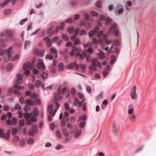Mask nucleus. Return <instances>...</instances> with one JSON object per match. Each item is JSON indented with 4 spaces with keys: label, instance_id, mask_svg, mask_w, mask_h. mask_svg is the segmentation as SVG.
<instances>
[{
    "label": "nucleus",
    "instance_id": "nucleus-44",
    "mask_svg": "<svg viewBox=\"0 0 156 156\" xmlns=\"http://www.w3.org/2000/svg\"><path fill=\"white\" fill-rule=\"evenodd\" d=\"M10 133H11V131L10 130H8L7 131V134H6V135H5V138L7 140L8 139H9V136H10Z\"/></svg>",
    "mask_w": 156,
    "mask_h": 156
},
{
    "label": "nucleus",
    "instance_id": "nucleus-22",
    "mask_svg": "<svg viewBox=\"0 0 156 156\" xmlns=\"http://www.w3.org/2000/svg\"><path fill=\"white\" fill-rule=\"evenodd\" d=\"M81 130L80 129L78 130L74 135V137L75 138H78L81 134Z\"/></svg>",
    "mask_w": 156,
    "mask_h": 156
},
{
    "label": "nucleus",
    "instance_id": "nucleus-36",
    "mask_svg": "<svg viewBox=\"0 0 156 156\" xmlns=\"http://www.w3.org/2000/svg\"><path fill=\"white\" fill-rule=\"evenodd\" d=\"M30 42L29 41H26L25 42L24 48L26 49L27 47L30 46Z\"/></svg>",
    "mask_w": 156,
    "mask_h": 156
},
{
    "label": "nucleus",
    "instance_id": "nucleus-54",
    "mask_svg": "<svg viewBox=\"0 0 156 156\" xmlns=\"http://www.w3.org/2000/svg\"><path fill=\"white\" fill-rule=\"evenodd\" d=\"M116 59V57L114 55L111 56V60L110 62L111 64H113L114 63Z\"/></svg>",
    "mask_w": 156,
    "mask_h": 156
},
{
    "label": "nucleus",
    "instance_id": "nucleus-2",
    "mask_svg": "<svg viewBox=\"0 0 156 156\" xmlns=\"http://www.w3.org/2000/svg\"><path fill=\"white\" fill-rule=\"evenodd\" d=\"M61 87H59L58 89L57 94L55 95L54 99V102L55 104V106L57 108L55 109L54 111V113L52 115L53 116H54L60 105V104L58 102V100H60L62 98V97L60 95L61 93Z\"/></svg>",
    "mask_w": 156,
    "mask_h": 156
},
{
    "label": "nucleus",
    "instance_id": "nucleus-16",
    "mask_svg": "<svg viewBox=\"0 0 156 156\" xmlns=\"http://www.w3.org/2000/svg\"><path fill=\"white\" fill-rule=\"evenodd\" d=\"M74 66H75L76 69H78L79 67V65L77 64L75 62H74L69 65L68 66V68L69 69H72Z\"/></svg>",
    "mask_w": 156,
    "mask_h": 156
},
{
    "label": "nucleus",
    "instance_id": "nucleus-19",
    "mask_svg": "<svg viewBox=\"0 0 156 156\" xmlns=\"http://www.w3.org/2000/svg\"><path fill=\"white\" fill-rule=\"evenodd\" d=\"M44 40L46 42L48 47H50L51 46V43L50 38L46 37L44 38Z\"/></svg>",
    "mask_w": 156,
    "mask_h": 156
},
{
    "label": "nucleus",
    "instance_id": "nucleus-18",
    "mask_svg": "<svg viewBox=\"0 0 156 156\" xmlns=\"http://www.w3.org/2000/svg\"><path fill=\"white\" fill-rule=\"evenodd\" d=\"M50 50L52 53L54 54L55 57L56 58H57L58 56V55L56 49L54 47H52L50 48Z\"/></svg>",
    "mask_w": 156,
    "mask_h": 156
},
{
    "label": "nucleus",
    "instance_id": "nucleus-43",
    "mask_svg": "<svg viewBox=\"0 0 156 156\" xmlns=\"http://www.w3.org/2000/svg\"><path fill=\"white\" fill-rule=\"evenodd\" d=\"M25 98L24 97H21L20 99V101L22 104L25 103L26 101L24 100Z\"/></svg>",
    "mask_w": 156,
    "mask_h": 156
},
{
    "label": "nucleus",
    "instance_id": "nucleus-23",
    "mask_svg": "<svg viewBox=\"0 0 156 156\" xmlns=\"http://www.w3.org/2000/svg\"><path fill=\"white\" fill-rule=\"evenodd\" d=\"M27 141L28 144H32L34 143V140L32 138L29 137L27 139Z\"/></svg>",
    "mask_w": 156,
    "mask_h": 156
},
{
    "label": "nucleus",
    "instance_id": "nucleus-27",
    "mask_svg": "<svg viewBox=\"0 0 156 156\" xmlns=\"http://www.w3.org/2000/svg\"><path fill=\"white\" fill-rule=\"evenodd\" d=\"M12 92L15 94H18L19 95L21 94L18 90H13V89L12 88L10 89L9 90V92Z\"/></svg>",
    "mask_w": 156,
    "mask_h": 156
},
{
    "label": "nucleus",
    "instance_id": "nucleus-46",
    "mask_svg": "<svg viewBox=\"0 0 156 156\" xmlns=\"http://www.w3.org/2000/svg\"><path fill=\"white\" fill-rule=\"evenodd\" d=\"M19 124L20 127L23 126L24 125V120L23 119H21L19 122Z\"/></svg>",
    "mask_w": 156,
    "mask_h": 156
},
{
    "label": "nucleus",
    "instance_id": "nucleus-37",
    "mask_svg": "<svg viewBox=\"0 0 156 156\" xmlns=\"http://www.w3.org/2000/svg\"><path fill=\"white\" fill-rule=\"evenodd\" d=\"M33 114L35 116L37 117L39 115L38 112L37 110V108H35L34 109Z\"/></svg>",
    "mask_w": 156,
    "mask_h": 156
},
{
    "label": "nucleus",
    "instance_id": "nucleus-59",
    "mask_svg": "<svg viewBox=\"0 0 156 156\" xmlns=\"http://www.w3.org/2000/svg\"><path fill=\"white\" fill-rule=\"evenodd\" d=\"M25 144V140L24 139L21 140L20 142V145L22 147L24 146Z\"/></svg>",
    "mask_w": 156,
    "mask_h": 156
},
{
    "label": "nucleus",
    "instance_id": "nucleus-57",
    "mask_svg": "<svg viewBox=\"0 0 156 156\" xmlns=\"http://www.w3.org/2000/svg\"><path fill=\"white\" fill-rule=\"evenodd\" d=\"M12 122L14 125H16L17 122V118L15 117H14L12 118Z\"/></svg>",
    "mask_w": 156,
    "mask_h": 156
},
{
    "label": "nucleus",
    "instance_id": "nucleus-24",
    "mask_svg": "<svg viewBox=\"0 0 156 156\" xmlns=\"http://www.w3.org/2000/svg\"><path fill=\"white\" fill-rule=\"evenodd\" d=\"M53 108V105L52 104L49 105L48 107V110L49 114H52V110Z\"/></svg>",
    "mask_w": 156,
    "mask_h": 156
},
{
    "label": "nucleus",
    "instance_id": "nucleus-10",
    "mask_svg": "<svg viewBox=\"0 0 156 156\" xmlns=\"http://www.w3.org/2000/svg\"><path fill=\"white\" fill-rule=\"evenodd\" d=\"M70 3L72 6L73 7L80 5V4L83 5H84L85 4V3L84 2H79L78 1H71Z\"/></svg>",
    "mask_w": 156,
    "mask_h": 156
},
{
    "label": "nucleus",
    "instance_id": "nucleus-45",
    "mask_svg": "<svg viewBox=\"0 0 156 156\" xmlns=\"http://www.w3.org/2000/svg\"><path fill=\"white\" fill-rule=\"evenodd\" d=\"M12 12L11 9H6L4 11V13L6 15H8L9 14Z\"/></svg>",
    "mask_w": 156,
    "mask_h": 156
},
{
    "label": "nucleus",
    "instance_id": "nucleus-49",
    "mask_svg": "<svg viewBox=\"0 0 156 156\" xmlns=\"http://www.w3.org/2000/svg\"><path fill=\"white\" fill-rule=\"evenodd\" d=\"M87 61L88 62H90L91 59V55L90 54H88L86 55Z\"/></svg>",
    "mask_w": 156,
    "mask_h": 156
},
{
    "label": "nucleus",
    "instance_id": "nucleus-7",
    "mask_svg": "<svg viewBox=\"0 0 156 156\" xmlns=\"http://www.w3.org/2000/svg\"><path fill=\"white\" fill-rule=\"evenodd\" d=\"M80 50L79 48H77L76 46H73V49L70 53V55L71 56L74 55L76 52V55L78 56L80 55Z\"/></svg>",
    "mask_w": 156,
    "mask_h": 156
},
{
    "label": "nucleus",
    "instance_id": "nucleus-63",
    "mask_svg": "<svg viewBox=\"0 0 156 156\" xmlns=\"http://www.w3.org/2000/svg\"><path fill=\"white\" fill-rule=\"evenodd\" d=\"M58 67L59 70H62L64 68L63 64L62 63H59V64Z\"/></svg>",
    "mask_w": 156,
    "mask_h": 156
},
{
    "label": "nucleus",
    "instance_id": "nucleus-4",
    "mask_svg": "<svg viewBox=\"0 0 156 156\" xmlns=\"http://www.w3.org/2000/svg\"><path fill=\"white\" fill-rule=\"evenodd\" d=\"M34 67V64L29 62L25 63L23 65V69L25 70V73L26 75H28L30 73L29 70L32 69Z\"/></svg>",
    "mask_w": 156,
    "mask_h": 156
},
{
    "label": "nucleus",
    "instance_id": "nucleus-34",
    "mask_svg": "<svg viewBox=\"0 0 156 156\" xmlns=\"http://www.w3.org/2000/svg\"><path fill=\"white\" fill-rule=\"evenodd\" d=\"M79 66L82 71H84L86 67V65L84 64H80L79 65Z\"/></svg>",
    "mask_w": 156,
    "mask_h": 156
},
{
    "label": "nucleus",
    "instance_id": "nucleus-64",
    "mask_svg": "<svg viewBox=\"0 0 156 156\" xmlns=\"http://www.w3.org/2000/svg\"><path fill=\"white\" fill-rule=\"evenodd\" d=\"M87 91L89 93H90L91 91V87L89 85H87Z\"/></svg>",
    "mask_w": 156,
    "mask_h": 156
},
{
    "label": "nucleus",
    "instance_id": "nucleus-53",
    "mask_svg": "<svg viewBox=\"0 0 156 156\" xmlns=\"http://www.w3.org/2000/svg\"><path fill=\"white\" fill-rule=\"evenodd\" d=\"M84 16L85 18V20L87 21L89 20L90 17V16L87 13H84Z\"/></svg>",
    "mask_w": 156,
    "mask_h": 156
},
{
    "label": "nucleus",
    "instance_id": "nucleus-60",
    "mask_svg": "<svg viewBox=\"0 0 156 156\" xmlns=\"http://www.w3.org/2000/svg\"><path fill=\"white\" fill-rule=\"evenodd\" d=\"M78 96L81 99H83L84 98V96L83 94L81 92H79L78 94Z\"/></svg>",
    "mask_w": 156,
    "mask_h": 156
},
{
    "label": "nucleus",
    "instance_id": "nucleus-41",
    "mask_svg": "<svg viewBox=\"0 0 156 156\" xmlns=\"http://www.w3.org/2000/svg\"><path fill=\"white\" fill-rule=\"evenodd\" d=\"M15 108L16 110H20L21 109V106L19 104H16Z\"/></svg>",
    "mask_w": 156,
    "mask_h": 156
},
{
    "label": "nucleus",
    "instance_id": "nucleus-52",
    "mask_svg": "<svg viewBox=\"0 0 156 156\" xmlns=\"http://www.w3.org/2000/svg\"><path fill=\"white\" fill-rule=\"evenodd\" d=\"M24 110L26 112H29L30 110V108L28 105H27L24 107Z\"/></svg>",
    "mask_w": 156,
    "mask_h": 156
},
{
    "label": "nucleus",
    "instance_id": "nucleus-50",
    "mask_svg": "<svg viewBox=\"0 0 156 156\" xmlns=\"http://www.w3.org/2000/svg\"><path fill=\"white\" fill-rule=\"evenodd\" d=\"M85 27L87 29H89L91 27V25L90 23H86L85 26Z\"/></svg>",
    "mask_w": 156,
    "mask_h": 156
},
{
    "label": "nucleus",
    "instance_id": "nucleus-30",
    "mask_svg": "<svg viewBox=\"0 0 156 156\" xmlns=\"http://www.w3.org/2000/svg\"><path fill=\"white\" fill-rule=\"evenodd\" d=\"M34 104L36 105H39L41 104V102L40 99L38 98L36 99L35 100L33 101Z\"/></svg>",
    "mask_w": 156,
    "mask_h": 156
},
{
    "label": "nucleus",
    "instance_id": "nucleus-12",
    "mask_svg": "<svg viewBox=\"0 0 156 156\" xmlns=\"http://www.w3.org/2000/svg\"><path fill=\"white\" fill-rule=\"evenodd\" d=\"M34 52L36 55L42 56L44 55V50H39L37 48H35Z\"/></svg>",
    "mask_w": 156,
    "mask_h": 156
},
{
    "label": "nucleus",
    "instance_id": "nucleus-61",
    "mask_svg": "<svg viewBox=\"0 0 156 156\" xmlns=\"http://www.w3.org/2000/svg\"><path fill=\"white\" fill-rule=\"evenodd\" d=\"M92 42L93 43L95 44H97L98 43V41L95 37H93L92 39Z\"/></svg>",
    "mask_w": 156,
    "mask_h": 156
},
{
    "label": "nucleus",
    "instance_id": "nucleus-51",
    "mask_svg": "<svg viewBox=\"0 0 156 156\" xmlns=\"http://www.w3.org/2000/svg\"><path fill=\"white\" fill-rule=\"evenodd\" d=\"M46 58L49 60H52L53 58V56L51 54H48L46 55Z\"/></svg>",
    "mask_w": 156,
    "mask_h": 156
},
{
    "label": "nucleus",
    "instance_id": "nucleus-17",
    "mask_svg": "<svg viewBox=\"0 0 156 156\" xmlns=\"http://www.w3.org/2000/svg\"><path fill=\"white\" fill-rule=\"evenodd\" d=\"M12 2V4L13 5H14L15 3V1H5L3 4L0 3V6H2V7H3L8 4L9 2Z\"/></svg>",
    "mask_w": 156,
    "mask_h": 156
},
{
    "label": "nucleus",
    "instance_id": "nucleus-62",
    "mask_svg": "<svg viewBox=\"0 0 156 156\" xmlns=\"http://www.w3.org/2000/svg\"><path fill=\"white\" fill-rule=\"evenodd\" d=\"M64 106L65 109L67 111H69V105L68 103H65L64 104Z\"/></svg>",
    "mask_w": 156,
    "mask_h": 156
},
{
    "label": "nucleus",
    "instance_id": "nucleus-39",
    "mask_svg": "<svg viewBox=\"0 0 156 156\" xmlns=\"http://www.w3.org/2000/svg\"><path fill=\"white\" fill-rule=\"evenodd\" d=\"M62 38L66 41H67L69 39L68 37L65 34H63L62 35Z\"/></svg>",
    "mask_w": 156,
    "mask_h": 156
},
{
    "label": "nucleus",
    "instance_id": "nucleus-40",
    "mask_svg": "<svg viewBox=\"0 0 156 156\" xmlns=\"http://www.w3.org/2000/svg\"><path fill=\"white\" fill-rule=\"evenodd\" d=\"M41 81L39 80H37L35 82V86L37 87H40L41 85Z\"/></svg>",
    "mask_w": 156,
    "mask_h": 156
},
{
    "label": "nucleus",
    "instance_id": "nucleus-56",
    "mask_svg": "<svg viewBox=\"0 0 156 156\" xmlns=\"http://www.w3.org/2000/svg\"><path fill=\"white\" fill-rule=\"evenodd\" d=\"M66 125V122L64 119H63L61 122L60 126L62 127H64Z\"/></svg>",
    "mask_w": 156,
    "mask_h": 156
},
{
    "label": "nucleus",
    "instance_id": "nucleus-55",
    "mask_svg": "<svg viewBox=\"0 0 156 156\" xmlns=\"http://www.w3.org/2000/svg\"><path fill=\"white\" fill-rule=\"evenodd\" d=\"M17 130L16 128H14L12 131V134L13 135H15L17 133Z\"/></svg>",
    "mask_w": 156,
    "mask_h": 156
},
{
    "label": "nucleus",
    "instance_id": "nucleus-31",
    "mask_svg": "<svg viewBox=\"0 0 156 156\" xmlns=\"http://www.w3.org/2000/svg\"><path fill=\"white\" fill-rule=\"evenodd\" d=\"M32 113H28L26 112L24 115V117L27 119H29V118L32 115Z\"/></svg>",
    "mask_w": 156,
    "mask_h": 156
},
{
    "label": "nucleus",
    "instance_id": "nucleus-1",
    "mask_svg": "<svg viewBox=\"0 0 156 156\" xmlns=\"http://www.w3.org/2000/svg\"><path fill=\"white\" fill-rule=\"evenodd\" d=\"M6 34L7 37L5 38V41H10L12 40L13 34V32L10 30H7L5 31L2 32L0 34V42L1 45L2 47H4L5 45V41L2 38V37H4Z\"/></svg>",
    "mask_w": 156,
    "mask_h": 156
},
{
    "label": "nucleus",
    "instance_id": "nucleus-15",
    "mask_svg": "<svg viewBox=\"0 0 156 156\" xmlns=\"http://www.w3.org/2000/svg\"><path fill=\"white\" fill-rule=\"evenodd\" d=\"M17 80L16 81V83L18 84H21L23 82V79L21 76L20 74H18L17 75Z\"/></svg>",
    "mask_w": 156,
    "mask_h": 156
},
{
    "label": "nucleus",
    "instance_id": "nucleus-25",
    "mask_svg": "<svg viewBox=\"0 0 156 156\" xmlns=\"http://www.w3.org/2000/svg\"><path fill=\"white\" fill-rule=\"evenodd\" d=\"M25 103L28 104V105H34L33 100L28 99L26 100Z\"/></svg>",
    "mask_w": 156,
    "mask_h": 156
},
{
    "label": "nucleus",
    "instance_id": "nucleus-33",
    "mask_svg": "<svg viewBox=\"0 0 156 156\" xmlns=\"http://www.w3.org/2000/svg\"><path fill=\"white\" fill-rule=\"evenodd\" d=\"M0 136L4 138L5 136V134L4 133V130L0 128Z\"/></svg>",
    "mask_w": 156,
    "mask_h": 156
},
{
    "label": "nucleus",
    "instance_id": "nucleus-48",
    "mask_svg": "<svg viewBox=\"0 0 156 156\" xmlns=\"http://www.w3.org/2000/svg\"><path fill=\"white\" fill-rule=\"evenodd\" d=\"M114 43L115 45L116 46H119L120 44L119 41L116 39H115L114 40Z\"/></svg>",
    "mask_w": 156,
    "mask_h": 156
},
{
    "label": "nucleus",
    "instance_id": "nucleus-6",
    "mask_svg": "<svg viewBox=\"0 0 156 156\" xmlns=\"http://www.w3.org/2000/svg\"><path fill=\"white\" fill-rule=\"evenodd\" d=\"M117 25L115 23H114L112 25L110 28V30L108 32V34H110L112 30H113V33L115 36L118 35V31L116 28Z\"/></svg>",
    "mask_w": 156,
    "mask_h": 156
},
{
    "label": "nucleus",
    "instance_id": "nucleus-28",
    "mask_svg": "<svg viewBox=\"0 0 156 156\" xmlns=\"http://www.w3.org/2000/svg\"><path fill=\"white\" fill-rule=\"evenodd\" d=\"M81 51L80 52V53ZM87 51H84L83 52L82 54L81 55L80 53V55L79 56H80V58L81 59H83L84 57H85L87 55Z\"/></svg>",
    "mask_w": 156,
    "mask_h": 156
},
{
    "label": "nucleus",
    "instance_id": "nucleus-47",
    "mask_svg": "<svg viewBox=\"0 0 156 156\" xmlns=\"http://www.w3.org/2000/svg\"><path fill=\"white\" fill-rule=\"evenodd\" d=\"M30 96L31 98L34 99L37 97L38 95L37 94L34 93L31 94Z\"/></svg>",
    "mask_w": 156,
    "mask_h": 156
},
{
    "label": "nucleus",
    "instance_id": "nucleus-5",
    "mask_svg": "<svg viewBox=\"0 0 156 156\" xmlns=\"http://www.w3.org/2000/svg\"><path fill=\"white\" fill-rule=\"evenodd\" d=\"M128 113L129 114L128 117L130 121L132 122H134L136 119V116L134 113L133 108H129V107Z\"/></svg>",
    "mask_w": 156,
    "mask_h": 156
},
{
    "label": "nucleus",
    "instance_id": "nucleus-8",
    "mask_svg": "<svg viewBox=\"0 0 156 156\" xmlns=\"http://www.w3.org/2000/svg\"><path fill=\"white\" fill-rule=\"evenodd\" d=\"M136 86L135 85L131 88V92L130 95L133 99H136L137 98V96L136 92Z\"/></svg>",
    "mask_w": 156,
    "mask_h": 156
},
{
    "label": "nucleus",
    "instance_id": "nucleus-26",
    "mask_svg": "<svg viewBox=\"0 0 156 156\" xmlns=\"http://www.w3.org/2000/svg\"><path fill=\"white\" fill-rule=\"evenodd\" d=\"M14 88L16 89H17L19 90H23L24 89V87L23 86H21L18 85L16 84H15L14 85Z\"/></svg>",
    "mask_w": 156,
    "mask_h": 156
},
{
    "label": "nucleus",
    "instance_id": "nucleus-42",
    "mask_svg": "<svg viewBox=\"0 0 156 156\" xmlns=\"http://www.w3.org/2000/svg\"><path fill=\"white\" fill-rule=\"evenodd\" d=\"M112 132L114 135L117 136L118 135V130L117 128L112 129Z\"/></svg>",
    "mask_w": 156,
    "mask_h": 156
},
{
    "label": "nucleus",
    "instance_id": "nucleus-35",
    "mask_svg": "<svg viewBox=\"0 0 156 156\" xmlns=\"http://www.w3.org/2000/svg\"><path fill=\"white\" fill-rule=\"evenodd\" d=\"M13 68V65L12 63H10L8 64L7 66V70L8 71H10Z\"/></svg>",
    "mask_w": 156,
    "mask_h": 156
},
{
    "label": "nucleus",
    "instance_id": "nucleus-11",
    "mask_svg": "<svg viewBox=\"0 0 156 156\" xmlns=\"http://www.w3.org/2000/svg\"><path fill=\"white\" fill-rule=\"evenodd\" d=\"M37 67L39 69H45V67L44 63L43 61L41 59H39L38 61V63L37 65Z\"/></svg>",
    "mask_w": 156,
    "mask_h": 156
},
{
    "label": "nucleus",
    "instance_id": "nucleus-58",
    "mask_svg": "<svg viewBox=\"0 0 156 156\" xmlns=\"http://www.w3.org/2000/svg\"><path fill=\"white\" fill-rule=\"evenodd\" d=\"M87 34L86 31L85 30H81L80 33L79 34L80 36H81L83 35H85Z\"/></svg>",
    "mask_w": 156,
    "mask_h": 156
},
{
    "label": "nucleus",
    "instance_id": "nucleus-38",
    "mask_svg": "<svg viewBox=\"0 0 156 156\" xmlns=\"http://www.w3.org/2000/svg\"><path fill=\"white\" fill-rule=\"evenodd\" d=\"M86 124L85 121L81 122L79 124V126L80 128H82L84 127Z\"/></svg>",
    "mask_w": 156,
    "mask_h": 156
},
{
    "label": "nucleus",
    "instance_id": "nucleus-13",
    "mask_svg": "<svg viewBox=\"0 0 156 156\" xmlns=\"http://www.w3.org/2000/svg\"><path fill=\"white\" fill-rule=\"evenodd\" d=\"M82 105V103H80V102L79 101L78 98H75L74 102L73 104V105L74 106H78L79 107H80Z\"/></svg>",
    "mask_w": 156,
    "mask_h": 156
},
{
    "label": "nucleus",
    "instance_id": "nucleus-29",
    "mask_svg": "<svg viewBox=\"0 0 156 156\" xmlns=\"http://www.w3.org/2000/svg\"><path fill=\"white\" fill-rule=\"evenodd\" d=\"M112 129L117 128V123L115 121H114L112 122Z\"/></svg>",
    "mask_w": 156,
    "mask_h": 156
},
{
    "label": "nucleus",
    "instance_id": "nucleus-3",
    "mask_svg": "<svg viewBox=\"0 0 156 156\" xmlns=\"http://www.w3.org/2000/svg\"><path fill=\"white\" fill-rule=\"evenodd\" d=\"M91 63L92 66H89V68L90 70L91 71H95L96 70V65L97 66L101 68V63L100 62H98L96 59L92 58L91 59Z\"/></svg>",
    "mask_w": 156,
    "mask_h": 156
},
{
    "label": "nucleus",
    "instance_id": "nucleus-21",
    "mask_svg": "<svg viewBox=\"0 0 156 156\" xmlns=\"http://www.w3.org/2000/svg\"><path fill=\"white\" fill-rule=\"evenodd\" d=\"M100 53L99 54V56L100 58L101 59H104L105 58V55L102 51L99 49Z\"/></svg>",
    "mask_w": 156,
    "mask_h": 156
},
{
    "label": "nucleus",
    "instance_id": "nucleus-14",
    "mask_svg": "<svg viewBox=\"0 0 156 156\" xmlns=\"http://www.w3.org/2000/svg\"><path fill=\"white\" fill-rule=\"evenodd\" d=\"M72 40L74 41V44L76 45L79 44L80 42V40L79 39L76 38L75 35H73L71 37Z\"/></svg>",
    "mask_w": 156,
    "mask_h": 156
},
{
    "label": "nucleus",
    "instance_id": "nucleus-32",
    "mask_svg": "<svg viewBox=\"0 0 156 156\" xmlns=\"http://www.w3.org/2000/svg\"><path fill=\"white\" fill-rule=\"evenodd\" d=\"M62 133L63 134L66 136H68L69 135L66 128H63L62 129Z\"/></svg>",
    "mask_w": 156,
    "mask_h": 156
},
{
    "label": "nucleus",
    "instance_id": "nucleus-9",
    "mask_svg": "<svg viewBox=\"0 0 156 156\" xmlns=\"http://www.w3.org/2000/svg\"><path fill=\"white\" fill-rule=\"evenodd\" d=\"M37 130V126L35 125H33L32 126V129L29 130V133L30 135L33 136L34 134L36 133Z\"/></svg>",
    "mask_w": 156,
    "mask_h": 156
},
{
    "label": "nucleus",
    "instance_id": "nucleus-20",
    "mask_svg": "<svg viewBox=\"0 0 156 156\" xmlns=\"http://www.w3.org/2000/svg\"><path fill=\"white\" fill-rule=\"evenodd\" d=\"M54 28V27L52 26L48 29L47 30V32L49 35H52L55 33V32L53 30Z\"/></svg>",
    "mask_w": 156,
    "mask_h": 156
}]
</instances>
